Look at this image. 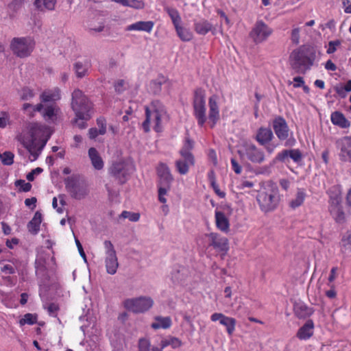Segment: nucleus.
Listing matches in <instances>:
<instances>
[{
    "instance_id": "f257e3e1",
    "label": "nucleus",
    "mask_w": 351,
    "mask_h": 351,
    "mask_svg": "<svg viewBox=\"0 0 351 351\" xmlns=\"http://www.w3.org/2000/svg\"><path fill=\"white\" fill-rule=\"evenodd\" d=\"M48 128L38 123H29L18 137L19 141L23 145L30 154V160L34 161L39 156L42 149L45 146L47 138H42L47 132Z\"/></svg>"
},
{
    "instance_id": "f03ea898",
    "label": "nucleus",
    "mask_w": 351,
    "mask_h": 351,
    "mask_svg": "<svg viewBox=\"0 0 351 351\" xmlns=\"http://www.w3.org/2000/svg\"><path fill=\"white\" fill-rule=\"evenodd\" d=\"M193 114L197 119L199 126L202 127L206 122L207 119L209 120L210 127H215L217 121L219 120V108L218 104V97L215 95H212L208 100V116L206 117V108L205 97L203 91L201 90H196L193 99Z\"/></svg>"
},
{
    "instance_id": "7ed1b4c3",
    "label": "nucleus",
    "mask_w": 351,
    "mask_h": 351,
    "mask_svg": "<svg viewBox=\"0 0 351 351\" xmlns=\"http://www.w3.org/2000/svg\"><path fill=\"white\" fill-rule=\"evenodd\" d=\"M316 51L313 47L302 46L293 50L289 56L291 67L298 72L304 73L313 64Z\"/></svg>"
},
{
    "instance_id": "20e7f679",
    "label": "nucleus",
    "mask_w": 351,
    "mask_h": 351,
    "mask_svg": "<svg viewBox=\"0 0 351 351\" xmlns=\"http://www.w3.org/2000/svg\"><path fill=\"white\" fill-rule=\"evenodd\" d=\"M278 189L273 185L263 188L258 191L256 200L260 209L267 213L274 211L280 202Z\"/></svg>"
},
{
    "instance_id": "39448f33",
    "label": "nucleus",
    "mask_w": 351,
    "mask_h": 351,
    "mask_svg": "<svg viewBox=\"0 0 351 351\" xmlns=\"http://www.w3.org/2000/svg\"><path fill=\"white\" fill-rule=\"evenodd\" d=\"M71 105L76 117L90 119L93 112V103L80 89L73 92Z\"/></svg>"
},
{
    "instance_id": "423d86ee",
    "label": "nucleus",
    "mask_w": 351,
    "mask_h": 351,
    "mask_svg": "<svg viewBox=\"0 0 351 351\" xmlns=\"http://www.w3.org/2000/svg\"><path fill=\"white\" fill-rule=\"evenodd\" d=\"M64 184L69 195L75 199H84L88 195V184L80 175L67 177L64 179Z\"/></svg>"
},
{
    "instance_id": "0eeeda50",
    "label": "nucleus",
    "mask_w": 351,
    "mask_h": 351,
    "mask_svg": "<svg viewBox=\"0 0 351 351\" xmlns=\"http://www.w3.org/2000/svg\"><path fill=\"white\" fill-rule=\"evenodd\" d=\"M146 119L143 123V128L145 132L149 131V124L154 123L155 131L159 132L162 130L161 119L166 114V110L163 105L159 101H154L150 108H145Z\"/></svg>"
},
{
    "instance_id": "6e6552de",
    "label": "nucleus",
    "mask_w": 351,
    "mask_h": 351,
    "mask_svg": "<svg viewBox=\"0 0 351 351\" xmlns=\"http://www.w3.org/2000/svg\"><path fill=\"white\" fill-rule=\"evenodd\" d=\"M135 171V166L132 161L121 160L113 162L108 169L111 178L119 184H125Z\"/></svg>"
},
{
    "instance_id": "1a4fd4ad",
    "label": "nucleus",
    "mask_w": 351,
    "mask_h": 351,
    "mask_svg": "<svg viewBox=\"0 0 351 351\" xmlns=\"http://www.w3.org/2000/svg\"><path fill=\"white\" fill-rule=\"evenodd\" d=\"M194 142L186 138L182 149L180 150L181 158L175 162L176 170L181 175H185L189 172V167L195 164V158L191 153L193 149Z\"/></svg>"
},
{
    "instance_id": "9d476101",
    "label": "nucleus",
    "mask_w": 351,
    "mask_h": 351,
    "mask_svg": "<svg viewBox=\"0 0 351 351\" xmlns=\"http://www.w3.org/2000/svg\"><path fill=\"white\" fill-rule=\"evenodd\" d=\"M156 171L159 178L158 199L162 203H166L167 199L164 196L170 190L173 178L169 167L163 162L158 165Z\"/></svg>"
},
{
    "instance_id": "9b49d317",
    "label": "nucleus",
    "mask_w": 351,
    "mask_h": 351,
    "mask_svg": "<svg viewBox=\"0 0 351 351\" xmlns=\"http://www.w3.org/2000/svg\"><path fill=\"white\" fill-rule=\"evenodd\" d=\"M240 158L254 164H262L265 160L264 151L251 142H244L238 150Z\"/></svg>"
},
{
    "instance_id": "f8f14e48",
    "label": "nucleus",
    "mask_w": 351,
    "mask_h": 351,
    "mask_svg": "<svg viewBox=\"0 0 351 351\" xmlns=\"http://www.w3.org/2000/svg\"><path fill=\"white\" fill-rule=\"evenodd\" d=\"M35 46L31 37H15L10 42V49L17 57L24 58L30 56Z\"/></svg>"
},
{
    "instance_id": "ddd939ff",
    "label": "nucleus",
    "mask_w": 351,
    "mask_h": 351,
    "mask_svg": "<svg viewBox=\"0 0 351 351\" xmlns=\"http://www.w3.org/2000/svg\"><path fill=\"white\" fill-rule=\"evenodd\" d=\"M153 304V300L150 297L145 296L127 299L124 301L125 308L135 313H144L152 308Z\"/></svg>"
},
{
    "instance_id": "4468645a",
    "label": "nucleus",
    "mask_w": 351,
    "mask_h": 351,
    "mask_svg": "<svg viewBox=\"0 0 351 351\" xmlns=\"http://www.w3.org/2000/svg\"><path fill=\"white\" fill-rule=\"evenodd\" d=\"M274 132L280 141H286L285 146H292L295 144L293 138H289V129L285 119L278 116L272 121Z\"/></svg>"
},
{
    "instance_id": "2eb2a0df",
    "label": "nucleus",
    "mask_w": 351,
    "mask_h": 351,
    "mask_svg": "<svg viewBox=\"0 0 351 351\" xmlns=\"http://www.w3.org/2000/svg\"><path fill=\"white\" fill-rule=\"evenodd\" d=\"M33 110L40 112L43 119L49 123H56L62 115L60 107L56 104L44 107V105L40 103L33 106Z\"/></svg>"
},
{
    "instance_id": "dca6fc26",
    "label": "nucleus",
    "mask_w": 351,
    "mask_h": 351,
    "mask_svg": "<svg viewBox=\"0 0 351 351\" xmlns=\"http://www.w3.org/2000/svg\"><path fill=\"white\" fill-rule=\"evenodd\" d=\"M341 199L336 195L331 197L330 202L329 211L334 220L340 224L346 221L347 217L350 215L349 212H346L341 204Z\"/></svg>"
},
{
    "instance_id": "f3484780",
    "label": "nucleus",
    "mask_w": 351,
    "mask_h": 351,
    "mask_svg": "<svg viewBox=\"0 0 351 351\" xmlns=\"http://www.w3.org/2000/svg\"><path fill=\"white\" fill-rule=\"evenodd\" d=\"M339 158L341 162L351 163V137L344 136L335 141Z\"/></svg>"
},
{
    "instance_id": "a211bd4d",
    "label": "nucleus",
    "mask_w": 351,
    "mask_h": 351,
    "mask_svg": "<svg viewBox=\"0 0 351 351\" xmlns=\"http://www.w3.org/2000/svg\"><path fill=\"white\" fill-rule=\"evenodd\" d=\"M104 247L106 250V267L109 274L113 275L117 272L119 266L116 252L112 243L110 241H104Z\"/></svg>"
},
{
    "instance_id": "6ab92c4d",
    "label": "nucleus",
    "mask_w": 351,
    "mask_h": 351,
    "mask_svg": "<svg viewBox=\"0 0 351 351\" xmlns=\"http://www.w3.org/2000/svg\"><path fill=\"white\" fill-rule=\"evenodd\" d=\"M272 32V29L261 21L256 23L250 33V36L255 43H259L265 41Z\"/></svg>"
},
{
    "instance_id": "aec40b11",
    "label": "nucleus",
    "mask_w": 351,
    "mask_h": 351,
    "mask_svg": "<svg viewBox=\"0 0 351 351\" xmlns=\"http://www.w3.org/2000/svg\"><path fill=\"white\" fill-rule=\"evenodd\" d=\"M210 319L213 322L219 321L221 325L226 326L228 335H232L233 334L237 322L234 318L227 317L220 313H215L211 315Z\"/></svg>"
},
{
    "instance_id": "412c9836",
    "label": "nucleus",
    "mask_w": 351,
    "mask_h": 351,
    "mask_svg": "<svg viewBox=\"0 0 351 351\" xmlns=\"http://www.w3.org/2000/svg\"><path fill=\"white\" fill-rule=\"evenodd\" d=\"M208 237L210 239V245L219 252H226L228 250V241L217 233H210Z\"/></svg>"
},
{
    "instance_id": "4be33fe9",
    "label": "nucleus",
    "mask_w": 351,
    "mask_h": 351,
    "mask_svg": "<svg viewBox=\"0 0 351 351\" xmlns=\"http://www.w3.org/2000/svg\"><path fill=\"white\" fill-rule=\"evenodd\" d=\"M255 140L262 146H265L274 138V134L269 128L261 127L256 132Z\"/></svg>"
},
{
    "instance_id": "5701e85b",
    "label": "nucleus",
    "mask_w": 351,
    "mask_h": 351,
    "mask_svg": "<svg viewBox=\"0 0 351 351\" xmlns=\"http://www.w3.org/2000/svg\"><path fill=\"white\" fill-rule=\"evenodd\" d=\"M294 314L299 319L310 317L314 312L313 309L302 302H298L293 306Z\"/></svg>"
},
{
    "instance_id": "b1692460",
    "label": "nucleus",
    "mask_w": 351,
    "mask_h": 351,
    "mask_svg": "<svg viewBox=\"0 0 351 351\" xmlns=\"http://www.w3.org/2000/svg\"><path fill=\"white\" fill-rule=\"evenodd\" d=\"M314 323L312 319H308L299 328L296 336L300 340H306L313 335Z\"/></svg>"
},
{
    "instance_id": "393cba45",
    "label": "nucleus",
    "mask_w": 351,
    "mask_h": 351,
    "mask_svg": "<svg viewBox=\"0 0 351 351\" xmlns=\"http://www.w3.org/2000/svg\"><path fill=\"white\" fill-rule=\"evenodd\" d=\"M154 26V23L151 21H138L132 23L126 27L127 31H139L150 33Z\"/></svg>"
},
{
    "instance_id": "a878e982",
    "label": "nucleus",
    "mask_w": 351,
    "mask_h": 351,
    "mask_svg": "<svg viewBox=\"0 0 351 351\" xmlns=\"http://www.w3.org/2000/svg\"><path fill=\"white\" fill-rule=\"evenodd\" d=\"M60 90L58 88L45 90L40 95V101L44 103L54 102L60 99Z\"/></svg>"
},
{
    "instance_id": "bb28decb",
    "label": "nucleus",
    "mask_w": 351,
    "mask_h": 351,
    "mask_svg": "<svg viewBox=\"0 0 351 351\" xmlns=\"http://www.w3.org/2000/svg\"><path fill=\"white\" fill-rule=\"evenodd\" d=\"M195 29L197 34L201 35H205L210 31L215 34L216 31L215 27H214L210 22L206 20H200L195 22Z\"/></svg>"
},
{
    "instance_id": "cd10ccee",
    "label": "nucleus",
    "mask_w": 351,
    "mask_h": 351,
    "mask_svg": "<svg viewBox=\"0 0 351 351\" xmlns=\"http://www.w3.org/2000/svg\"><path fill=\"white\" fill-rule=\"evenodd\" d=\"M215 221L217 228L221 231L227 232L229 230V221L223 213L215 211Z\"/></svg>"
},
{
    "instance_id": "c85d7f7f",
    "label": "nucleus",
    "mask_w": 351,
    "mask_h": 351,
    "mask_svg": "<svg viewBox=\"0 0 351 351\" xmlns=\"http://www.w3.org/2000/svg\"><path fill=\"white\" fill-rule=\"evenodd\" d=\"M88 156L95 169L100 170L104 167V162L95 148L88 149Z\"/></svg>"
},
{
    "instance_id": "c756f323",
    "label": "nucleus",
    "mask_w": 351,
    "mask_h": 351,
    "mask_svg": "<svg viewBox=\"0 0 351 351\" xmlns=\"http://www.w3.org/2000/svg\"><path fill=\"white\" fill-rule=\"evenodd\" d=\"M41 221L42 215L40 213L36 212L33 219L27 224L29 231L33 234H36L40 230Z\"/></svg>"
},
{
    "instance_id": "7c9ffc66",
    "label": "nucleus",
    "mask_w": 351,
    "mask_h": 351,
    "mask_svg": "<svg viewBox=\"0 0 351 351\" xmlns=\"http://www.w3.org/2000/svg\"><path fill=\"white\" fill-rule=\"evenodd\" d=\"M34 4L40 11H51L55 9L56 0H35Z\"/></svg>"
},
{
    "instance_id": "2f4dec72",
    "label": "nucleus",
    "mask_w": 351,
    "mask_h": 351,
    "mask_svg": "<svg viewBox=\"0 0 351 351\" xmlns=\"http://www.w3.org/2000/svg\"><path fill=\"white\" fill-rule=\"evenodd\" d=\"M171 326V319L169 317H156L155 322L151 325L154 329L169 328Z\"/></svg>"
},
{
    "instance_id": "473e14b6",
    "label": "nucleus",
    "mask_w": 351,
    "mask_h": 351,
    "mask_svg": "<svg viewBox=\"0 0 351 351\" xmlns=\"http://www.w3.org/2000/svg\"><path fill=\"white\" fill-rule=\"evenodd\" d=\"M331 121L334 125H339L342 128H346L350 125L344 115L338 111L332 113Z\"/></svg>"
},
{
    "instance_id": "72a5a7b5",
    "label": "nucleus",
    "mask_w": 351,
    "mask_h": 351,
    "mask_svg": "<svg viewBox=\"0 0 351 351\" xmlns=\"http://www.w3.org/2000/svg\"><path fill=\"white\" fill-rule=\"evenodd\" d=\"M167 83V79L164 76H159L156 80H152L149 84V89L154 94H159L162 89V86Z\"/></svg>"
},
{
    "instance_id": "f704fd0d",
    "label": "nucleus",
    "mask_w": 351,
    "mask_h": 351,
    "mask_svg": "<svg viewBox=\"0 0 351 351\" xmlns=\"http://www.w3.org/2000/svg\"><path fill=\"white\" fill-rule=\"evenodd\" d=\"M165 10L167 12V13L171 18L174 27H176L182 24V19L177 10L173 8L166 7L165 8Z\"/></svg>"
},
{
    "instance_id": "c9c22d12",
    "label": "nucleus",
    "mask_w": 351,
    "mask_h": 351,
    "mask_svg": "<svg viewBox=\"0 0 351 351\" xmlns=\"http://www.w3.org/2000/svg\"><path fill=\"white\" fill-rule=\"evenodd\" d=\"M177 34L183 41H189L192 39V33L186 28L182 26V24L175 27Z\"/></svg>"
},
{
    "instance_id": "e433bc0d",
    "label": "nucleus",
    "mask_w": 351,
    "mask_h": 351,
    "mask_svg": "<svg viewBox=\"0 0 351 351\" xmlns=\"http://www.w3.org/2000/svg\"><path fill=\"white\" fill-rule=\"evenodd\" d=\"M305 195H306L304 191L303 190L299 189L296 193L295 197L290 202V206L293 208H295L302 205V204L304 202Z\"/></svg>"
},
{
    "instance_id": "4c0bfd02",
    "label": "nucleus",
    "mask_w": 351,
    "mask_h": 351,
    "mask_svg": "<svg viewBox=\"0 0 351 351\" xmlns=\"http://www.w3.org/2000/svg\"><path fill=\"white\" fill-rule=\"evenodd\" d=\"M122 5L135 9H143L145 6V3L140 0H123Z\"/></svg>"
},
{
    "instance_id": "58836bf2",
    "label": "nucleus",
    "mask_w": 351,
    "mask_h": 351,
    "mask_svg": "<svg viewBox=\"0 0 351 351\" xmlns=\"http://www.w3.org/2000/svg\"><path fill=\"white\" fill-rule=\"evenodd\" d=\"M19 94L21 99L22 100H29L35 96L34 90L27 86L22 88Z\"/></svg>"
},
{
    "instance_id": "ea45409f",
    "label": "nucleus",
    "mask_w": 351,
    "mask_h": 351,
    "mask_svg": "<svg viewBox=\"0 0 351 351\" xmlns=\"http://www.w3.org/2000/svg\"><path fill=\"white\" fill-rule=\"evenodd\" d=\"M74 69L77 76L78 77H82L85 76L87 73L88 66L87 64L78 62L75 64Z\"/></svg>"
},
{
    "instance_id": "a19ab883",
    "label": "nucleus",
    "mask_w": 351,
    "mask_h": 351,
    "mask_svg": "<svg viewBox=\"0 0 351 351\" xmlns=\"http://www.w3.org/2000/svg\"><path fill=\"white\" fill-rule=\"evenodd\" d=\"M37 321V316L36 315L32 313H26L23 318L20 319L19 324L21 326H23L25 324H34Z\"/></svg>"
},
{
    "instance_id": "79ce46f5",
    "label": "nucleus",
    "mask_w": 351,
    "mask_h": 351,
    "mask_svg": "<svg viewBox=\"0 0 351 351\" xmlns=\"http://www.w3.org/2000/svg\"><path fill=\"white\" fill-rule=\"evenodd\" d=\"M0 159L5 165H10L14 162V154L10 152H5L3 154L0 153Z\"/></svg>"
},
{
    "instance_id": "37998d69",
    "label": "nucleus",
    "mask_w": 351,
    "mask_h": 351,
    "mask_svg": "<svg viewBox=\"0 0 351 351\" xmlns=\"http://www.w3.org/2000/svg\"><path fill=\"white\" fill-rule=\"evenodd\" d=\"M151 343L149 339L146 338H141L138 340V351H150Z\"/></svg>"
},
{
    "instance_id": "c03bdc74",
    "label": "nucleus",
    "mask_w": 351,
    "mask_h": 351,
    "mask_svg": "<svg viewBox=\"0 0 351 351\" xmlns=\"http://www.w3.org/2000/svg\"><path fill=\"white\" fill-rule=\"evenodd\" d=\"M121 217L123 219H128L130 221H138L140 218V215L137 213L124 210L121 214Z\"/></svg>"
},
{
    "instance_id": "a18cd8bd",
    "label": "nucleus",
    "mask_w": 351,
    "mask_h": 351,
    "mask_svg": "<svg viewBox=\"0 0 351 351\" xmlns=\"http://www.w3.org/2000/svg\"><path fill=\"white\" fill-rule=\"evenodd\" d=\"M341 244L346 251H351V233L343 237Z\"/></svg>"
},
{
    "instance_id": "49530a36",
    "label": "nucleus",
    "mask_w": 351,
    "mask_h": 351,
    "mask_svg": "<svg viewBox=\"0 0 351 351\" xmlns=\"http://www.w3.org/2000/svg\"><path fill=\"white\" fill-rule=\"evenodd\" d=\"M90 119H85V118H82V117H75L74 120H73V123H75L77 128H79L80 129H84L87 127V123H86V121L88 120H89Z\"/></svg>"
},
{
    "instance_id": "de8ad7c7",
    "label": "nucleus",
    "mask_w": 351,
    "mask_h": 351,
    "mask_svg": "<svg viewBox=\"0 0 351 351\" xmlns=\"http://www.w3.org/2000/svg\"><path fill=\"white\" fill-rule=\"evenodd\" d=\"M341 45V41L339 40H331L328 43V47L327 49V53H333L337 50V47Z\"/></svg>"
},
{
    "instance_id": "09e8293b",
    "label": "nucleus",
    "mask_w": 351,
    "mask_h": 351,
    "mask_svg": "<svg viewBox=\"0 0 351 351\" xmlns=\"http://www.w3.org/2000/svg\"><path fill=\"white\" fill-rule=\"evenodd\" d=\"M0 115V128H4L9 123L10 115L5 111L1 112Z\"/></svg>"
},
{
    "instance_id": "8fccbe9b",
    "label": "nucleus",
    "mask_w": 351,
    "mask_h": 351,
    "mask_svg": "<svg viewBox=\"0 0 351 351\" xmlns=\"http://www.w3.org/2000/svg\"><path fill=\"white\" fill-rule=\"evenodd\" d=\"M289 157L295 162H298L302 160V156L299 149L289 150Z\"/></svg>"
},
{
    "instance_id": "3c124183",
    "label": "nucleus",
    "mask_w": 351,
    "mask_h": 351,
    "mask_svg": "<svg viewBox=\"0 0 351 351\" xmlns=\"http://www.w3.org/2000/svg\"><path fill=\"white\" fill-rule=\"evenodd\" d=\"M97 124L99 127V133L101 135H103L106 132V121L104 118H99L97 120Z\"/></svg>"
},
{
    "instance_id": "603ef678",
    "label": "nucleus",
    "mask_w": 351,
    "mask_h": 351,
    "mask_svg": "<svg viewBox=\"0 0 351 351\" xmlns=\"http://www.w3.org/2000/svg\"><path fill=\"white\" fill-rule=\"evenodd\" d=\"M48 313L51 316L56 317L57 313L59 310V306L58 304L55 303H51L49 304V306L47 307Z\"/></svg>"
},
{
    "instance_id": "864d4df0",
    "label": "nucleus",
    "mask_w": 351,
    "mask_h": 351,
    "mask_svg": "<svg viewBox=\"0 0 351 351\" xmlns=\"http://www.w3.org/2000/svg\"><path fill=\"white\" fill-rule=\"evenodd\" d=\"M291 39L294 44H298L300 41V29L295 28L291 32Z\"/></svg>"
},
{
    "instance_id": "5fc2aeb1",
    "label": "nucleus",
    "mask_w": 351,
    "mask_h": 351,
    "mask_svg": "<svg viewBox=\"0 0 351 351\" xmlns=\"http://www.w3.org/2000/svg\"><path fill=\"white\" fill-rule=\"evenodd\" d=\"M210 177V182H211V184L214 189V190L215 191V192L221 197H223L225 196V193H223V192H219V190L218 189V186L216 184L215 182V180H214V178H213V172L212 171L209 176Z\"/></svg>"
},
{
    "instance_id": "6e6d98bb",
    "label": "nucleus",
    "mask_w": 351,
    "mask_h": 351,
    "mask_svg": "<svg viewBox=\"0 0 351 351\" xmlns=\"http://www.w3.org/2000/svg\"><path fill=\"white\" fill-rule=\"evenodd\" d=\"M43 171V169L37 167L32 170L30 173L27 175V179L29 181H33L34 179V175L39 174Z\"/></svg>"
},
{
    "instance_id": "4d7b16f0",
    "label": "nucleus",
    "mask_w": 351,
    "mask_h": 351,
    "mask_svg": "<svg viewBox=\"0 0 351 351\" xmlns=\"http://www.w3.org/2000/svg\"><path fill=\"white\" fill-rule=\"evenodd\" d=\"M288 157H289V150H283L278 154L276 160L284 162Z\"/></svg>"
},
{
    "instance_id": "13d9d810",
    "label": "nucleus",
    "mask_w": 351,
    "mask_h": 351,
    "mask_svg": "<svg viewBox=\"0 0 351 351\" xmlns=\"http://www.w3.org/2000/svg\"><path fill=\"white\" fill-rule=\"evenodd\" d=\"M1 271L5 274H13L15 273V269L11 265L6 264L1 267Z\"/></svg>"
},
{
    "instance_id": "bf43d9fd",
    "label": "nucleus",
    "mask_w": 351,
    "mask_h": 351,
    "mask_svg": "<svg viewBox=\"0 0 351 351\" xmlns=\"http://www.w3.org/2000/svg\"><path fill=\"white\" fill-rule=\"evenodd\" d=\"M231 164L234 171L237 174H240L241 173L242 168L234 158L231 159Z\"/></svg>"
},
{
    "instance_id": "052dcab7",
    "label": "nucleus",
    "mask_w": 351,
    "mask_h": 351,
    "mask_svg": "<svg viewBox=\"0 0 351 351\" xmlns=\"http://www.w3.org/2000/svg\"><path fill=\"white\" fill-rule=\"evenodd\" d=\"M17 182L21 185L23 191L27 192L30 191L32 185L29 182H25L24 180H19Z\"/></svg>"
},
{
    "instance_id": "680f3d73",
    "label": "nucleus",
    "mask_w": 351,
    "mask_h": 351,
    "mask_svg": "<svg viewBox=\"0 0 351 351\" xmlns=\"http://www.w3.org/2000/svg\"><path fill=\"white\" fill-rule=\"evenodd\" d=\"M293 82H295L293 84L294 88H299L304 85V82L302 77H295L293 78Z\"/></svg>"
},
{
    "instance_id": "e2e57ef3",
    "label": "nucleus",
    "mask_w": 351,
    "mask_h": 351,
    "mask_svg": "<svg viewBox=\"0 0 351 351\" xmlns=\"http://www.w3.org/2000/svg\"><path fill=\"white\" fill-rule=\"evenodd\" d=\"M170 346H172L173 348H178L181 346V341L176 337H172L169 339Z\"/></svg>"
},
{
    "instance_id": "0e129e2a",
    "label": "nucleus",
    "mask_w": 351,
    "mask_h": 351,
    "mask_svg": "<svg viewBox=\"0 0 351 351\" xmlns=\"http://www.w3.org/2000/svg\"><path fill=\"white\" fill-rule=\"evenodd\" d=\"M124 83L125 82L123 80H118L114 84L115 90L118 93H121L123 90Z\"/></svg>"
},
{
    "instance_id": "69168bd1",
    "label": "nucleus",
    "mask_w": 351,
    "mask_h": 351,
    "mask_svg": "<svg viewBox=\"0 0 351 351\" xmlns=\"http://www.w3.org/2000/svg\"><path fill=\"white\" fill-rule=\"evenodd\" d=\"M325 69L328 71H335L337 69V66L330 60H329L325 64Z\"/></svg>"
},
{
    "instance_id": "338daca9",
    "label": "nucleus",
    "mask_w": 351,
    "mask_h": 351,
    "mask_svg": "<svg viewBox=\"0 0 351 351\" xmlns=\"http://www.w3.org/2000/svg\"><path fill=\"white\" fill-rule=\"evenodd\" d=\"M99 134V130L97 128H93L88 130V135L90 138H95Z\"/></svg>"
},
{
    "instance_id": "774afa93",
    "label": "nucleus",
    "mask_w": 351,
    "mask_h": 351,
    "mask_svg": "<svg viewBox=\"0 0 351 351\" xmlns=\"http://www.w3.org/2000/svg\"><path fill=\"white\" fill-rule=\"evenodd\" d=\"M346 203L348 207L351 208V188L348 190L346 197Z\"/></svg>"
}]
</instances>
